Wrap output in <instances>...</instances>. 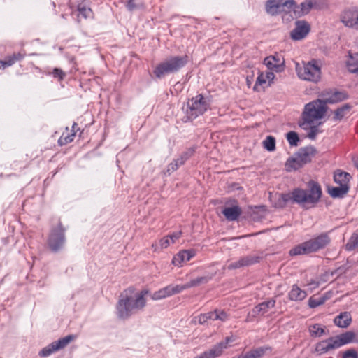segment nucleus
Listing matches in <instances>:
<instances>
[{
  "label": "nucleus",
  "instance_id": "4468645a",
  "mask_svg": "<svg viewBox=\"0 0 358 358\" xmlns=\"http://www.w3.org/2000/svg\"><path fill=\"white\" fill-rule=\"evenodd\" d=\"M296 27L291 31L290 36L294 41L303 39L310 31V25L306 20H297Z\"/></svg>",
  "mask_w": 358,
  "mask_h": 358
},
{
  "label": "nucleus",
  "instance_id": "e433bc0d",
  "mask_svg": "<svg viewBox=\"0 0 358 358\" xmlns=\"http://www.w3.org/2000/svg\"><path fill=\"white\" fill-rule=\"evenodd\" d=\"M358 248V231L353 233L345 245V249L352 251Z\"/></svg>",
  "mask_w": 358,
  "mask_h": 358
},
{
  "label": "nucleus",
  "instance_id": "13d9d810",
  "mask_svg": "<svg viewBox=\"0 0 358 358\" xmlns=\"http://www.w3.org/2000/svg\"><path fill=\"white\" fill-rule=\"evenodd\" d=\"M2 68V69H5L6 68V66H4V60H1L0 59V69Z\"/></svg>",
  "mask_w": 358,
  "mask_h": 358
},
{
  "label": "nucleus",
  "instance_id": "a19ab883",
  "mask_svg": "<svg viewBox=\"0 0 358 358\" xmlns=\"http://www.w3.org/2000/svg\"><path fill=\"white\" fill-rule=\"evenodd\" d=\"M209 320L214 321V312L210 311L206 313L200 314L198 316V322L200 324H204L208 323Z\"/></svg>",
  "mask_w": 358,
  "mask_h": 358
},
{
  "label": "nucleus",
  "instance_id": "20e7f679",
  "mask_svg": "<svg viewBox=\"0 0 358 358\" xmlns=\"http://www.w3.org/2000/svg\"><path fill=\"white\" fill-rule=\"evenodd\" d=\"M329 118H331L329 113H302L299 125L303 130H309L307 137L315 140L317 135L322 132L319 127Z\"/></svg>",
  "mask_w": 358,
  "mask_h": 358
},
{
  "label": "nucleus",
  "instance_id": "603ef678",
  "mask_svg": "<svg viewBox=\"0 0 358 358\" xmlns=\"http://www.w3.org/2000/svg\"><path fill=\"white\" fill-rule=\"evenodd\" d=\"M159 245L162 248H166L170 245V239L168 236L162 238L159 241Z\"/></svg>",
  "mask_w": 358,
  "mask_h": 358
},
{
  "label": "nucleus",
  "instance_id": "052dcab7",
  "mask_svg": "<svg viewBox=\"0 0 358 358\" xmlns=\"http://www.w3.org/2000/svg\"><path fill=\"white\" fill-rule=\"evenodd\" d=\"M194 358H203L202 354H201L199 356L195 357Z\"/></svg>",
  "mask_w": 358,
  "mask_h": 358
},
{
  "label": "nucleus",
  "instance_id": "f704fd0d",
  "mask_svg": "<svg viewBox=\"0 0 358 358\" xmlns=\"http://www.w3.org/2000/svg\"><path fill=\"white\" fill-rule=\"evenodd\" d=\"M303 166V164H301L299 158L296 155V157L289 158L285 163V167L288 171H291L292 170H297L301 168Z\"/></svg>",
  "mask_w": 358,
  "mask_h": 358
},
{
  "label": "nucleus",
  "instance_id": "f8f14e48",
  "mask_svg": "<svg viewBox=\"0 0 358 358\" xmlns=\"http://www.w3.org/2000/svg\"><path fill=\"white\" fill-rule=\"evenodd\" d=\"M296 5L295 0H268L266 2L265 8L267 13L271 16L278 15L281 10L280 8H293Z\"/></svg>",
  "mask_w": 358,
  "mask_h": 358
},
{
  "label": "nucleus",
  "instance_id": "37998d69",
  "mask_svg": "<svg viewBox=\"0 0 358 358\" xmlns=\"http://www.w3.org/2000/svg\"><path fill=\"white\" fill-rule=\"evenodd\" d=\"M214 321L215 320H220L224 322L228 320L229 315L224 310H219L217 309L214 311Z\"/></svg>",
  "mask_w": 358,
  "mask_h": 358
},
{
  "label": "nucleus",
  "instance_id": "58836bf2",
  "mask_svg": "<svg viewBox=\"0 0 358 358\" xmlns=\"http://www.w3.org/2000/svg\"><path fill=\"white\" fill-rule=\"evenodd\" d=\"M310 334L311 336L321 337L325 332L324 328L320 327L319 324H315L310 327Z\"/></svg>",
  "mask_w": 358,
  "mask_h": 358
},
{
  "label": "nucleus",
  "instance_id": "9d476101",
  "mask_svg": "<svg viewBox=\"0 0 358 358\" xmlns=\"http://www.w3.org/2000/svg\"><path fill=\"white\" fill-rule=\"evenodd\" d=\"M212 96H205L202 94L189 99L187 106L192 111L206 112L211 110Z\"/></svg>",
  "mask_w": 358,
  "mask_h": 358
},
{
  "label": "nucleus",
  "instance_id": "b1692460",
  "mask_svg": "<svg viewBox=\"0 0 358 358\" xmlns=\"http://www.w3.org/2000/svg\"><path fill=\"white\" fill-rule=\"evenodd\" d=\"M242 213V210L240 206L238 205L233 206L231 207H225L222 210V214L224 215L226 219L229 221H235Z\"/></svg>",
  "mask_w": 358,
  "mask_h": 358
},
{
  "label": "nucleus",
  "instance_id": "423d86ee",
  "mask_svg": "<svg viewBox=\"0 0 358 358\" xmlns=\"http://www.w3.org/2000/svg\"><path fill=\"white\" fill-rule=\"evenodd\" d=\"M189 62V56H171L168 59L159 63L153 70L155 78L160 79L165 75L178 71Z\"/></svg>",
  "mask_w": 358,
  "mask_h": 358
},
{
  "label": "nucleus",
  "instance_id": "cd10ccee",
  "mask_svg": "<svg viewBox=\"0 0 358 358\" xmlns=\"http://www.w3.org/2000/svg\"><path fill=\"white\" fill-rule=\"evenodd\" d=\"M350 186L341 185L329 189V194L333 198H343L349 192Z\"/></svg>",
  "mask_w": 358,
  "mask_h": 358
},
{
  "label": "nucleus",
  "instance_id": "6ab92c4d",
  "mask_svg": "<svg viewBox=\"0 0 358 358\" xmlns=\"http://www.w3.org/2000/svg\"><path fill=\"white\" fill-rule=\"evenodd\" d=\"M195 255L196 252L194 249L183 250L173 257L172 263L176 266H180L182 263L189 261Z\"/></svg>",
  "mask_w": 358,
  "mask_h": 358
},
{
  "label": "nucleus",
  "instance_id": "2f4dec72",
  "mask_svg": "<svg viewBox=\"0 0 358 358\" xmlns=\"http://www.w3.org/2000/svg\"><path fill=\"white\" fill-rule=\"evenodd\" d=\"M346 65L349 72L358 74V52L355 53V55L350 53V58Z\"/></svg>",
  "mask_w": 358,
  "mask_h": 358
},
{
  "label": "nucleus",
  "instance_id": "79ce46f5",
  "mask_svg": "<svg viewBox=\"0 0 358 358\" xmlns=\"http://www.w3.org/2000/svg\"><path fill=\"white\" fill-rule=\"evenodd\" d=\"M263 144L268 151H273L275 149V138L272 136H268L264 141Z\"/></svg>",
  "mask_w": 358,
  "mask_h": 358
},
{
  "label": "nucleus",
  "instance_id": "39448f33",
  "mask_svg": "<svg viewBox=\"0 0 358 358\" xmlns=\"http://www.w3.org/2000/svg\"><path fill=\"white\" fill-rule=\"evenodd\" d=\"M349 95L345 90L334 89L331 95L324 99H317L306 104L302 112H329L327 104H333L348 99Z\"/></svg>",
  "mask_w": 358,
  "mask_h": 358
},
{
  "label": "nucleus",
  "instance_id": "7c9ffc66",
  "mask_svg": "<svg viewBox=\"0 0 358 358\" xmlns=\"http://www.w3.org/2000/svg\"><path fill=\"white\" fill-rule=\"evenodd\" d=\"M78 16L81 15L84 19L90 17L93 14L92 10L86 3V0H83L77 5Z\"/></svg>",
  "mask_w": 358,
  "mask_h": 358
},
{
  "label": "nucleus",
  "instance_id": "4d7b16f0",
  "mask_svg": "<svg viewBox=\"0 0 358 358\" xmlns=\"http://www.w3.org/2000/svg\"><path fill=\"white\" fill-rule=\"evenodd\" d=\"M344 117V113H334L332 119L334 121L341 120Z\"/></svg>",
  "mask_w": 358,
  "mask_h": 358
},
{
  "label": "nucleus",
  "instance_id": "9b49d317",
  "mask_svg": "<svg viewBox=\"0 0 358 358\" xmlns=\"http://www.w3.org/2000/svg\"><path fill=\"white\" fill-rule=\"evenodd\" d=\"M76 338V336L70 334L54 341L43 348L38 353L41 357H48L53 352L64 348Z\"/></svg>",
  "mask_w": 358,
  "mask_h": 358
},
{
  "label": "nucleus",
  "instance_id": "ddd939ff",
  "mask_svg": "<svg viewBox=\"0 0 358 358\" xmlns=\"http://www.w3.org/2000/svg\"><path fill=\"white\" fill-rule=\"evenodd\" d=\"M235 341L234 336H227L224 341L220 342L215 345L210 350L203 352L202 354L203 358H216L220 356L224 349H226L228 344Z\"/></svg>",
  "mask_w": 358,
  "mask_h": 358
},
{
  "label": "nucleus",
  "instance_id": "f03ea898",
  "mask_svg": "<svg viewBox=\"0 0 358 358\" xmlns=\"http://www.w3.org/2000/svg\"><path fill=\"white\" fill-rule=\"evenodd\" d=\"M147 293L148 291L142 290L136 294L134 298L129 295L127 290L122 293L116 304L117 317L120 320H127L135 313L143 310L146 305L145 295Z\"/></svg>",
  "mask_w": 358,
  "mask_h": 358
},
{
  "label": "nucleus",
  "instance_id": "6e6d98bb",
  "mask_svg": "<svg viewBox=\"0 0 358 358\" xmlns=\"http://www.w3.org/2000/svg\"><path fill=\"white\" fill-rule=\"evenodd\" d=\"M268 58L273 62H275V64H280V57H278V54L276 53L275 55H269L268 56Z\"/></svg>",
  "mask_w": 358,
  "mask_h": 358
},
{
  "label": "nucleus",
  "instance_id": "7ed1b4c3",
  "mask_svg": "<svg viewBox=\"0 0 358 358\" xmlns=\"http://www.w3.org/2000/svg\"><path fill=\"white\" fill-rule=\"evenodd\" d=\"M331 241L329 232H322L313 238L296 245L289 250V254L290 256H296L316 252L327 247Z\"/></svg>",
  "mask_w": 358,
  "mask_h": 358
},
{
  "label": "nucleus",
  "instance_id": "6e6552de",
  "mask_svg": "<svg viewBox=\"0 0 358 358\" xmlns=\"http://www.w3.org/2000/svg\"><path fill=\"white\" fill-rule=\"evenodd\" d=\"M65 232L66 228L60 220L51 229L48 238V246L51 252L57 253L63 249L66 242Z\"/></svg>",
  "mask_w": 358,
  "mask_h": 358
},
{
  "label": "nucleus",
  "instance_id": "bb28decb",
  "mask_svg": "<svg viewBox=\"0 0 358 358\" xmlns=\"http://www.w3.org/2000/svg\"><path fill=\"white\" fill-rule=\"evenodd\" d=\"M269 346L259 347L242 355V358H261L266 351H271Z\"/></svg>",
  "mask_w": 358,
  "mask_h": 358
},
{
  "label": "nucleus",
  "instance_id": "c03bdc74",
  "mask_svg": "<svg viewBox=\"0 0 358 358\" xmlns=\"http://www.w3.org/2000/svg\"><path fill=\"white\" fill-rule=\"evenodd\" d=\"M313 8L316 10L327 9L329 8V3L327 0H313Z\"/></svg>",
  "mask_w": 358,
  "mask_h": 358
},
{
  "label": "nucleus",
  "instance_id": "a18cd8bd",
  "mask_svg": "<svg viewBox=\"0 0 358 358\" xmlns=\"http://www.w3.org/2000/svg\"><path fill=\"white\" fill-rule=\"evenodd\" d=\"M266 83V78H265V77H264V76L263 72H262V71H259V72H258V76H257V80H256V82H255V86H254V87H253V90H254L255 91H258V90H257V86H258V85H261V86H262V85L265 84Z\"/></svg>",
  "mask_w": 358,
  "mask_h": 358
},
{
  "label": "nucleus",
  "instance_id": "09e8293b",
  "mask_svg": "<svg viewBox=\"0 0 358 358\" xmlns=\"http://www.w3.org/2000/svg\"><path fill=\"white\" fill-rule=\"evenodd\" d=\"M343 358H358V353L355 349H349L343 352Z\"/></svg>",
  "mask_w": 358,
  "mask_h": 358
},
{
  "label": "nucleus",
  "instance_id": "ea45409f",
  "mask_svg": "<svg viewBox=\"0 0 358 358\" xmlns=\"http://www.w3.org/2000/svg\"><path fill=\"white\" fill-rule=\"evenodd\" d=\"M287 140L291 146H297L299 142V137L296 132L291 131L286 135Z\"/></svg>",
  "mask_w": 358,
  "mask_h": 358
},
{
  "label": "nucleus",
  "instance_id": "a211bd4d",
  "mask_svg": "<svg viewBox=\"0 0 358 358\" xmlns=\"http://www.w3.org/2000/svg\"><path fill=\"white\" fill-rule=\"evenodd\" d=\"M317 153V149L313 145H308L299 148L296 155L299 158L301 164L305 165L310 163Z\"/></svg>",
  "mask_w": 358,
  "mask_h": 358
},
{
  "label": "nucleus",
  "instance_id": "2eb2a0df",
  "mask_svg": "<svg viewBox=\"0 0 358 358\" xmlns=\"http://www.w3.org/2000/svg\"><path fill=\"white\" fill-rule=\"evenodd\" d=\"M184 290L182 285H169L155 292L152 294V299L160 300L173 294H178Z\"/></svg>",
  "mask_w": 358,
  "mask_h": 358
},
{
  "label": "nucleus",
  "instance_id": "4be33fe9",
  "mask_svg": "<svg viewBox=\"0 0 358 358\" xmlns=\"http://www.w3.org/2000/svg\"><path fill=\"white\" fill-rule=\"evenodd\" d=\"M275 300L274 299H270L266 301H264L262 303H259L255 306L252 311V316L255 317L259 315H264L268 311L270 308H273L275 306Z\"/></svg>",
  "mask_w": 358,
  "mask_h": 358
},
{
  "label": "nucleus",
  "instance_id": "8fccbe9b",
  "mask_svg": "<svg viewBox=\"0 0 358 358\" xmlns=\"http://www.w3.org/2000/svg\"><path fill=\"white\" fill-rule=\"evenodd\" d=\"M181 165L178 164V161L175 159L171 162L167 167V172L173 173L176 171Z\"/></svg>",
  "mask_w": 358,
  "mask_h": 358
},
{
  "label": "nucleus",
  "instance_id": "f3484780",
  "mask_svg": "<svg viewBox=\"0 0 358 358\" xmlns=\"http://www.w3.org/2000/svg\"><path fill=\"white\" fill-rule=\"evenodd\" d=\"M262 257L259 255H248L240 258L238 261L231 263L228 269H237L243 266H248L260 262Z\"/></svg>",
  "mask_w": 358,
  "mask_h": 358
},
{
  "label": "nucleus",
  "instance_id": "5701e85b",
  "mask_svg": "<svg viewBox=\"0 0 358 358\" xmlns=\"http://www.w3.org/2000/svg\"><path fill=\"white\" fill-rule=\"evenodd\" d=\"M352 179V176L348 172H345L341 169H337L334 171V182L341 185L350 186V181Z\"/></svg>",
  "mask_w": 358,
  "mask_h": 358
},
{
  "label": "nucleus",
  "instance_id": "72a5a7b5",
  "mask_svg": "<svg viewBox=\"0 0 358 358\" xmlns=\"http://www.w3.org/2000/svg\"><path fill=\"white\" fill-rule=\"evenodd\" d=\"M196 150V146H192L191 148H187L186 150L182 152L180 157L176 159L178 164L181 166L183 165L186 161H187L190 157H192L195 153Z\"/></svg>",
  "mask_w": 358,
  "mask_h": 358
},
{
  "label": "nucleus",
  "instance_id": "473e14b6",
  "mask_svg": "<svg viewBox=\"0 0 358 358\" xmlns=\"http://www.w3.org/2000/svg\"><path fill=\"white\" fill-rule=\"evenodd\" d=\"M26 56V53L13 52L10 55H7L4 59V66L6 67L12 66L16 61L22 60Z\"/></svg>",
  "mask_w": 358,
  "mask_h": 358
},
{
  "label": "nucleus",
  "instance_id": "de8ad7c7",
  "mask_svg": "<svg viewBox=\"0 0 358 358\" xmlns=\"http://www.w3.org/2000/svg\"><path fill=\"white\" fill-rule=\"evenodd\" d=\"M143 3H141L139 5L136 4L135 0H128L126 3V7L129 11H133L137 8H143Z\"/></svg>",
  "mask_w": 358,
  "mask_h": 358
},
{
  "label": "nucleus",
  "instance_id": "4c0bfd02",
  "mask_svg": "<svg viewBox=\"0 0 358 358\" xmlns=\"http://www.w3.org/2000/svg\"><path fill=\"white\" fill-rule=\"evenodd\" d=\"M198 117L197 113H177V123H180V120L182 122L186 123L193 121Z\"/></svg>",
  "mask_w": 358,
  "mask_h": 358
},
{
  "label": "nucleus",
  "instance_id": "c9c22d12",
  "mask_svg": "<svg viewBox=\"0 0 358 358\" xmlns=\"http://www.w3.org/2000/svg\"><path fill=\"white\" fill-rule=\"evenodd\" d=\"M328 299L329 297L327 295H324L317 298L312 296L308 299V306L311 308H315L324 304Z\"/></svg>",
  "mask_w": 358,
  "mask_h": 358
},
{
  "label": "nucleus",
  "instance_id": "393cba45",
  "mask_svg": "<svg viewBox=\"0 0 358 358\" xmlns=\"http://www.w3.org/2000/svg\"><path fill=\"white\" fill-rule=\"evenodd\" d=\"M306 296V292L301 289L296 285H292L291 290L288 293L289 299L294 301H303Z\"/></svg>",
  "mask_w": 358,
  "mask_h": 358
},
{
  "label": "nucleus",
  "instance_id": "c756f323",
  "mask_svg": "<svg viewBox=\"0 0 358 358\" xmlns=\"http://www.w3.org/2000/svg\"><path fill=\"white\" fill-rule=\"evenodd\" d=\"M263 64L266 65L268 69L270 71H274L276 73H281L284 71L285 68V60H283L280 64H273L268 56L264 58Z\"/></svg>",
  "mask_w": 358,
  "mask_h": 358
},
{
  "label": "nucleus",
  "instance_id": "49530a36",
  "mask_svg": "<svg viewBox=\"0 0 358 358\" xmlns=\"http://www.w3.org/2000/svg\"><path fill=\"white\" fill-rule=\"evenodd\" d=\"M52 75L55 78H58L59 81H62L66 77V73L59 68H54Z\"/></svg>",
  "mask_w": 358,
  "mask_h": 358
},
{
  "label": "nucleus",
  "instance_id": "a878e982",
  "mask_svg": "<svg viewBox=\"0 0 358 358\" xmlns=\"http://www.w3.org/2000/svg\"><path fill=\"white\" fill-rule=\"evenodd\" d=\"M352 322V317L349 312H342L334 320V324L341 328L348 327Z\"/></svg>",
  "mask_w": 358,
  "mask_h": 358
},
{
  "label": "nucleus",
  "instance_id": "5fc2aeb1",
  "mask_svg": "<svg viewBox=\"0 0 358 358\" xmlns=\"http://www.w3.org/2000/svg\"><path fill=\"white\" fill-rule=\"evenodd\" d=\"M275 74L273 72L268 71V72L266 73L265 78H266V80H268V85H269L273 82V80L275 78Z\"/></svg>",
  "mask_w": 358,
  "mask_h": 358
},
{
  "label": "nucleus",
  "instance_id": "bf43d9fd",
  "mask_svg": "<svg viewBox=\"0 0 358 358\" xmlns=\"http://www.w3.org/2000/svg\"><path fill=\"white\" fill-rule=\"evenodd\" d=\"M246 80H247V84H248V86H250V85L251 82H250V79H249V77H248V76H247Z\"/></svg>",
  "mask_w": 358,
  "mask_h": 358
},
{
  "label": "nucleus",
  "instance_id": "864d4df0",
  "mask_svg": "<svg viewBox=\"0 0 358 358\" xmlns=\"http://www.w3.org/2000/svg\"><path fill=\"white\" fill-rule=\"evenodd\" d=\"M182 235V232L180 231H176L170 235H169V238L170 240H171L172 243H174L176 240L180 238Z\"/></svg>",
  "mask_w": 358,
  "mask_h": 358
},
{
  "label": "nucleus",
  "instance_id": "0eeeda50",
  "mask_svg": "<svg viewBox=\"0 0 358 358\" xmlns=\"http://www.w3.org/2000/svg\"><path fill=\"white\" fill-rule=\"evenodd\" d=\"M355 338V334L352 331H346L343 334L329 337L317 343L315 345V352L319 355L324 354L330 350L338 348L344 345L352 343Z\"/></svg>",
  "mask_w": 358,
  "mask_h": 358
},
{
  "label": "nucleus",
  "instance_id": "f257e3e1",
  "mask_svg": "<svg viewBox=\"0 0 358 358\" xmlns=\"http://www.w3.org/2000/svg\"><path fill=\"white\" fill-rule=\"evenodd\" d=\"M307 187V189L296 187L287 193L279 194L275 206L284 208L288 203H292L298 204L306 209L315 207L322 197V187L314 180H310Z\"/></svg>",
  "mask_w": 358,
  "mask_h": 358
},
{
  "label": "nucleus",
  "instance_id": "dca6fc26",
  "mask_svg": "<svg viewBox=\"0 0 358 358\" xmlns=\"http://www.w3.org/2000/svg\"><path fill=\"white\" fill-rule=\"evenodd\" d=\"M341 22L347 27L358 28V11L350 8L345 9L340 17Z\"/></svg>",
  "mask_w": 358,
  "mask_h": 358
},
{
  "label": "nucleus",
  "instance_id": "c85d7f7f",
  "mask_svg": "<svg viewBox=\"0 0 358 358\" xmlns=\"http://www.w3.org/2000/svg\"><path fill=\"white\" fill-rule=\"evenodd\" d=\"M213 278V275H208V276H201L198 277L195 279H192L188 282L182 285V287H184V290L187 289L189 288L196 287L202 284H206L208 282Z\"/></svg>",
  "mask_w": 358,
  "mask_h": 358
},
{
  "label": "nucleus",
  "instance_id": "680f3d73",
  "mask_svg": "<svg viewBox=\"0 0 358 358\" xmlns=\"http://www.w3.org/2000/svg\"><path fill=\"white\" fill-rule=\"evenodd\" d=\"M233 358H242V355H240L238 357H233Z\"/></svg>",
  "mask_w": 358,
  "mask_h": 358
},
{
  "label": "nucleus",
  "instance_id": "1a4fd4ad",
  "mask_svg": "<svg viewBox=\"0 0 358 358\" xmlns=\"http://www.w3.org/2000/svg\"><path fill=\"white\" fill-rule=\"evenodd\" d=\"M296 71L298 76L302 80L317 82L320 79L321 68L314 59L303 63V66L296 64Z\"/></svg>",
  "mask_w": 358,
  "mask_h": 358
},
{
  "label": "nucleus",
  "instance_id": "412c9836",
  "mask_svg": "<svg viewBox=\"0 0 358 358\" xmlns=\"http://www.w3.org/2000/svg\"><path fill=\"white\" fill-rule=\"evenodd\" d=\"M313 7V0H305L300 5L296 4L294 7L289 8V10H293L296 17H301L308 15Z\"/></svg>",
  "mask_w": 358,
  "mask_h": 358
},
{
  "label": "nucleus",
  "instance_id": "3c124183",
  "mask_svg": "<svg viewBox=\"0 0 358 358\" xmlns=\"http://www.w3.org/2000/svg\"><path fill=\"white\" fill-rule=\"evenodd\" d=\"M352 106L350 103L343 104L333 110H329V112H345V110L351 109Z\"/></svg>",
  "mask_w": 358,
  "mask_h": 358
},
{
  "label": "nucleus",
  "instance_id": "aec40b11",
  "mask_svg": "<svg viewBox=\"0 0 358 358\" xmlns=\"http://www.w3.org/2000/svg\"><path fill=\"white\" fill-rule=\"evenodd\" d=\"M80 128L78 127V124L73 123L72 125L71 130H69V128H66V131L62 133V136L59 138L57 143L59 146L66 145L70 143H71L76 134V131H78Z\"/></svg>",
  "mask_w": 358,
  "mask_h": 358
}]
</instances>
